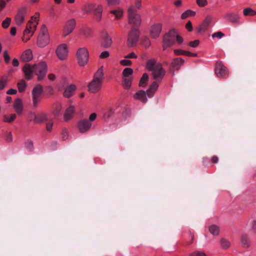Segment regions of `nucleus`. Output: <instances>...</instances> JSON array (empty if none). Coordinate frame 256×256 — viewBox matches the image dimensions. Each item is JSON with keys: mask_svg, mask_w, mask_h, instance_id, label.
I'll list each match as a JSON object with an SVG mask.
<instances>
[{"mask_svg": "<svg viewBox=\"0 0 256 256\" xmlns=\"http://www.w3.org/2000/svg\"><path fill=\"white\" fill-rule=\"evenodd\" d=\"M134 8H136L137 9H140L142 7L141 0H136L135 5L133 6Z\"/></svg>", "mask_w": 256, "mask_h": 256, "instance_id": "nucleus-60", "label": "nucleus"}, {"mask_svg": "<svg viewBox=\"0 0 256 256\" xmlns=\"http://www.w3.org/2000/svg\"><path fill=\"white\" fill-rule=\"evenodd\" d=\"M186 28L188 32H192V25L190 21H188L187 22L186 25Z\"/></svg>", "mask_w": 256, "mask_h": 256, "instance_id": "nucleus-55", "label": "nucleus"}, {"mask_svg": "<svg viewBox=\"0 0 256 256\" xmlns=\"http://www.w3.org/2000/svg\"><path fill=\"white\" fill-rule=\"evenodd\" d=\"M112 42V40L111 38L108 36V34L106 32L104 34L102 41V46L105 48H107L110 46Z\"/></svg>", "mask_w": 256, "mask_h": 256, "instance_id": "nucleus-27", "label": "nucleus"}, {"mask_svg": "<svg viewBox=\"0 0 256 256\" xmlns=\"http://www.w3.org/2000/svg\"><path fill=\"white\" fill-rule=\"evenodd\" d=\"M110 13L114 16L116 20H118L122 17L124 10L122 8H118L116 9L112 10Z\"/></svg>", "mask_w": 256, "mask_h": 256, "instance_id": "nucleus-30", "label": "nucleus"}, {"mask_svg": "<svg viewBox=\"0 0 256 256\" xmlns=\"http://www.w3.org/2000/svg\"><path fill=\"white\" fill-rule=\"evenodd\" d=\"M18 91L20 92H24L26 88V83L25 81L23 80H21L18 84Z\"/></svg>", "mask_w": 256, "mask_h": 256, "instance_id": "nucleus-40", "label": "nucleus"}, {"mask_svg": "<svg viewBox=\"0 0 256 256\" xmlns=\"http://www.w3.org/2000/svg\"><path fill=\"white\" fill-rule=\"evenodd\" d=\"M251 229L253 232L256 234V220L252 222Z\"/></svg>", "mask_w": 256, "mask_h": 256, "instance_id": "nucleus-56", "label": "nucleus"}, {"mask_svg": "<svg viewBox=\"0 0 256 256\" xmlns=\"http://www.w3.org/2000/svg\"><path fill=\"white\" fill-rule=\"evenodd\" d=\"M196 14V12L192 10H187L183 12L181 15V18L182 19H186L188 16H194Z\"/></svg>", "mask_w": 256, "mask_h": 256, "instance_id": "nucleus-36", "label": "nucleus"}, {"mask_svg": "<svg viewBox=\"0 0 256 256\" xmlns=\"http://www.w3.org/2000/svg\"><path fill=\"white\" fill-rule=\"evenodd\" d=\"M215 74L220 78H224L228 76V71L222 62L218 61L215 65Z\"/></svg>", "mask_w": 256, "mask_h": 256, "instance_id": "nucleus-8", "label": "nucleus"}, {"mask_svg": "<svg viewBox=\"0 0 256 256\" xmlns=\"http://www.w3.org/2000/svg\"><path fill=\"white\" fill-rule=\"evenodd\" d=\"M148 80V74L146 73H144L143 74L142 77L141 78L140 82H139V86L141 87H144L146 86L147 82Z\"/></svg>", "mask_w": 256, "mask_h": 256, "instance_id": "nucleus-32", "label": "nucleus"}, {"mask_svg": "<svg viewBox=\"0 0 256 256\" xmlns=\"http://www.w3.org/2000/svg\"><path fill=\"white\" fill-rule=\"evenodd\" d=\"M196 3L200 7H204L208 4L207 0H196Z\"/></svg>", "mask_w": 256, "mask_h": 256, "instance_id": "nucleus-48", "label": "nucleus"}, {"mask_svg": "<svg viewBox=\"0 0 256 256\" xmlns=\"http://www.w3.org/2000/svg\"><path fill=\"white\" fill-rule=\"evenodd\" d=\"M56 54L60 60H64L68 58V46L65 44L58 46L56 51Z\"/></svg>", "mask_w": 256, "mask_h": 256, "instance_id": "nucleus-11", "label": "nucleus"}, {"mask_svg": "<svg viewBox=\"0 0 256 256\" xmlns=\"http://www.w3.org/2000/svg\"><path fill=\"white\" fill-rule=\"evenodd\" d=\"M138 56L134 52H132L124 56L125 58H136Z\"/></svg>", "mask_w": 256, "mask_h": 256, "instance_id": "nucleus-53", "label": "nucleus"}, {"mask_svg": "<svg viewBox=\"0 0 256 256\" xmlns=\"http://www.w3.org/2000/svg\"><path fill=\"white\" fill-rule=\"evenodd\" d=\"M25 147L30 151H32L33 148V142L31 140H28L24 144Z\"/></svg>", "mask_w": 256, "mask_h": 256, "instance_id": "nucleus-46", "label": "nucleus"}, {"mask_svg": "<svg viewBox=\"0 0 256 256\" xmlns=\"http://www.w3.org/2000/svg\"><path fill=\"white\" fill-rule=\"evenodd\" d=\"M109 56H110L109 52L107 50H105V51L102 52L100 54V58L101 59H104V58H108Z\"/></svg>", "mask_w": 256, "mask_h": 256, "instance_id": "nucleus-50", "label": "nucleus"}, {"mask_svg": "<svg viewBox=\"0 0 256 256\" xmlns=\"http://www.w3.org/2000/svg\"><path fill=\"white\" fill-rule=\"evenodd\" d=\"M96 116L97 115L96 113L92 114L89 116V121L90 122L94 121L96 119Z\"/></svg>", "mask_w": 256, "mask_h": 256, "instance_id": "nucleus-62", "label": "nucleus"}, {"mask_svg": "<svg viewBox=\"0 0 256 256\" xmlns=\"http://www.w3.org/2000/svg\"><path fill=\"white\" fill-rule=\"evenodd\" d=\"M22 72L24 74L26 79L30 80L32 78L33 73H35V64L30 66L28 64H25L22 68Z\"/></svg>", "mask_w": 256, "mask_h": 256, "instance_id": "nucleus-19", "label": "nucleus"}, {"mask_svg": "<svg viewBox=\"0 0 256 256\" xmlns=\"http://www.w3.org/2000/svg\"><path fill=\"white\" fill-rule=\"evenodd\" d=\"M75 112V108L74 106H70L65 111L64 115V119L65 121L70 120L74 116Z\"/></svg>", "mask_w": 256, "mask_h": 256, "instance_id": "nucleus-21", "label": "nucleus"}, {"mask_svg": "<svg viewBox=\"0 0 256 256\" xmlns=\"http://www.w3.org/2000/svg\"><path fill=\"white\" fill-rule=\"evenodd\" d=\"M62 110V108H61V106H57L56 109L54 110V114L55 115V116H57V115H58L60 110Z\"/></svg>", "mask_w": 256, "mask_h": 256, "instance_id": "nucleus-61", "label": "nucleus"}, {"mask_svg": "<svg viewBox=\"0 0 256 256\" xmlns=\"http://www.w3.org/2000/svg\"><path fill=\"white\" fill-rule=\"evenodd\" d=\"M120 64L123 66H130L132 64V62L131 60H120Z\"/></svg>", "mask_w": 256, "mask_h": 256, "instance_id": "nucleus-49", "label": "nucleus"}, {"mask_svg": "<svg viewBox=\"0 0 256 256\" xmlns=\"http://www.w3.org/2000/svg\"><path fill=\"white\" fill-rule=\"evenodd\" d=\"M190 256H208L204 252L201 250H196L190 254Z\"/></svg>", "mask_w": 256, "mask_h": 256, "instance_id": "nucleus-43", "label": "nucleus"}, {"mask_svg": "<svg viewBox=\"0 0 256 256\" xmlns=\"http://www.w3.org/2000/svg\"><path fill=\"white\" fill-rule=\"evenodd\" d=\"M6 140L8 142H11L12 140V136L11 132H8L6 138Z\"/></svg>", "mask_w": 256, "mask_h": 256, "instance_id": "nucleus-59", "label": "nucleus"}, {"mask_svg": "<svg viewBox=\"0 0 256 256\" xmlns=\"http://www.w3.org/2000/svg\"><path fill=\"white\" fill-rule=\"evenodd\" d=\"M220 246L223 249H227L230 246V241L226 238H222L220 240Z\"/></svg>", "mask_w": 256, "mask_h": 256, "instance_id": "nucleus-34", "label": "nucleus"}, {"mask_svg": "<svg viewBox=\"0 0 256 256\" xmlns=\"http://www.w3.org/2000/svg\"><path fill=\"white\" fill-rule=\"evenodd\" d=\"M133 74V70L132 68H125L122 72V76L124 78H130V76Z\"/></svg>", "mask_w": 256, "mask_h": 256, "instance_id": "nucleus-39", "label": "nucleus"}, {"mask_svg": "<svg viewBox=\"0 0 256 256\" xmlns=\"http://www.w3.org/2000/svg\"><path fill=\"white\" fill-rule=\"evenodd\" d=\"M6 6V2L4 0H0V12L5 8Z\"/></svg>", "mask_w": 256, "mask_h": 256, "instance_id": "nucleus-63", "label": "nucleus"}, {"mask_svg": "<svg viewBox=\"0 0 256 256\" xmlns=\"http://www.w3.org/2000/svg\"><path fill=\"white\" fill-rule=\"evenodd\" d=\"M184 60L181 58H178L172 60L171 66L174 70H178L184 64Z\"/></svg>", "mask_w": 256, "mask_h": 256, "instance_id": "nucleus-20", "label": "nucleus"}, {"mask_svg": "<svg viewBox=\"0 0 256 256\" xmlns=\"http://www.w3.org/2000/svg\"><path fill=\"white\" fill-rule=\"evenodd\" d=\"M92 126V124L86 119L80 120L78 124V128L81 133H85L88 131Z\"/></svg>", "mask_w": 256, "mask_h": 256, "instance_id": "nucleus-17", "label": "nucleus"}, {"mask_svg": "<svg viewBox=\"0 0 256 256\" xmlns=\"http://www.w3.org/2000/svg\"><path fill=\"white\" fill-rule=\"evenodd\" d=\"M104 74L102 66L98 69L94 74V78L88 86V90L92 93L98 92L102 88Z\"/></svg>", "mask_w": 256, "mask_h": 256, "instance_id": "nucleus-2", "label": "nucleus"}, {"mask_svg": "<svg viewBox=\"0 0 256 256\" xmlns=\"http://www.w3.org/2000/svg\"><path fill=\"white\" fill-rule=\"evenodd\" d=\"M76 26V22L74 18H71L68 20L64 27L62 36L66 38L74 30Z\"/></svg>", "mask_w": 256, "mask_h": 256, "instance_id": "nucleus-12", "label": "nucleus"}, {"mask_svg": "<svg viewBox=\"0 0 256 256\" xmlns=\"http://www.w3.org/2000/svg\"><path fill=\"white\" fill-rule=\"evenodd\" d=\"M159 63H156L155 59H150L147 61L146 67L148 70L152 72L154 70Z\"/></svg>", "mask_w": 256, "mask_h": 256, "instance_id": "nucleus-29", "label": "nucleus"}, {"mask_svg": "<svg viewBox=\"0 0 256 256\" xmlns=\"http://www.w3.org/2000/svg\"><path fill=\"white\" fill-rule=\"evenodd\" d=\"M183 38L180 36H179L177 32L175 42H176L178 44H182L183 42Z\"/></svg>", "mask_w": 256, "mask_h": 256, "instance_id": "nucleus-57", "label": "nucleus"}, {"mask_svg": "<svg viewBox=\"0 0 256 256\" xmlns=\"http://www.w3.org/2000/svg\"><path fill=\"white\" fill-rule=\"evenodd\" d=\"M140 32L138 28H132L130 32L128 38V44L133 47L136 46L139 38Z\"/></svg>", "mask_w": 256, "mask_h": 256, "instance_id": "nucleus-10", "label": "nucleus"}, {"mask_svg": "<svg viewBox=\"0 0 256 256\" xmlns=\"http://www.w3.org/2000/svg\"><path fill=\"white\" fill-rule=\"evenodd\" d=\"M210 232L214 236H218L220 233V230L218 226L212 225L209 227Z\"/></svg>", "mask_w": 256, "mask_h": 256, "instance_id": "nucleus-37", "label": "nucleus"}, {"mask_svg": "<svg viewBox=\"0 0 256 256\" xmlns=\"http://www.w3.org/2000/svg\"><path fill=\"white\" fill-rule=\"evenodd\" d=\"M243 14L245 16H254L256 15V11L248 8L244 10Z\"/></svg>", "mask_w": 256, "mask_h": 256, "instance_id": "nucleus-35", "label": "nucleus"}, {"mask_svg": "<svg viewBox=\"0 0 256 256\" xmlns=\"http://www.w3.org/2000/svg\"><path fill=\"white\" fill-rule=\"evenodd\" d=\"M108 5L116 6L120 4V0H106Z\"/></svg>", "mask_w": 256, "mask_h": 256, "instance_id": "nucleus-47", "label": "nucleus"}, {"mask_svg": "<svg viewBox=\"0 0 256 256\" xmlns=\"http://www.w3.org/2000/svg\"><path fill=\"white\" fill-rule=\"evenodd\" d=\"M176 33L177 32L175 30L172 29L164 35L163 38L164 50H166L168 48L174 44L176 36Z\"/></svg>", "mask_w": 256, "mask_h": 256, "instance_id": "nucleus-7", "label": "nucleus"}, {"mask_svg": "<svg viewBox=\"0 0 256 256\" xmlns=\"http://www.w3.org/2000/svg\"><path fill=\"white\" fill-rule=\"evenodd\" d=\"M8 78L6 77L0 78V90L4 89L7 83Z\"/></svg>", "mask_w": 256, "mask_h": 256, "instance_id": "nucleus-42", "label": "nucleus"}, {"mask_svg": "<svg viewBox=\"0 0 256 256\" xmlns=\"http://www.w3.org/2000/svg\"><path fill=\"white\" fill-rule=\"evenodd\" d=\"M48 120V115L46 114H40L35 116L34 120L36 123L43 122Z\"/></svg>", "mask_w": 256, "mask_h": 256, "instance_id": "nucleus-31", "label": "nucleus"}, {"mask_svg": "<svg viewBox=\"0 0 256 256\" xmlns=\"http://www.w3.org/2000/svg\"><path fill=\"white\" fill-rule=\"evenodd\" d=\"M49 42V36H38L37 44L40 47L46 46Z\"/></svg>", "mask_w": 256, "mask_h": 256, "instance_id": "nucleus-24", "label": "nucleus"}, {"mask_svg": "<svg viewBox=\"0 0 256 256\" xmlns=\"http://www.w3.org/2000/svg\"><path fill=\"white\" fill-rule=\"evenodd\" d=\"M16 116L15 114H11L10 116H5L4 118V121L6 122L10 123L15 120Z\"/></svg>", "mask_w": 256, "mask_h": 256, "instance_id": "nucleus-41", "label": "nucleus"}, {"mask_svg": "<svg viewBox=\"0 0 256 256\" xmlns=\"http://www.w3.org/2000/svg\"><path fill=\"white\" fill-rule=\"evenodd\" d=\"M162 24L156 23L151 26L150 35L152 38H158L162 30Z\"/></svg>", "mask_w": 256, "mask_h": 256, "instance_id": "nucleus-16", "label": "nucleus"}, {"mask_svg": "<svg viewBox=\"0 0 256 256\" xmlns=\"http://www.w3.org/2000/svg\"><path fill=\"white\" fill-rule=\"evenodd\" d=\"M199 44L200 41L198 40H195L190 42L189 45L192 48H196L198 46Z\"/></svg>", "mask_w": 256, "mask_h": 256, "instance_id": "nucleus-54", "label": "nucleus"}, {"mask_svg": "<svg viewBox=\"0 0 256 256\" xmlns=\"http://www.w3.org/2000/svg\"><path fill=\"white\" fill-rule=\"evenodd\" d=\"M11 18H6L2 22V26L4 28H8L11 22Z\"/></svg>", "mask_w": 256, "mask_h": 256, "instance_id": "nucleus-44", "label": "nucleus"}, {"mask_svg": "<svg viewBox=\"0 0 256 256\" xmlns=\"http://www.w3.org/2000/svg\"><path fill=\"white\" fill-rule=\"evenodd\" d=\"M152 72L154 79L159 82L162 80L166 73L160 64H158L156 68Z\"/></svg>", "mask_w": 256, "mask_h": 256, "instance_id": "nucleus-14", "label": "nucleus"}, {"mask_svg": "<svg viewBox=\"0 0 256 256\" xmlns=\"http://www.w3.org/2000/svg\"><path fill=\"white\" fill-rule=\"evenodd\" d=\"M33 58L32 52L30 50H26L21 56V59L22 61L28 62L30 61Z\"/></svg>", "mask_w": 256, "mask_h": 256, "instance_id": "nucleus-26", "label": "nucleus"}, {"mask_svg": "<svg viewBox=\"0 0 256 256\" xmlns=\"http://www.w3.org/2000/svg\"><path fill=\"white\" fill-rule=\"evenodd\" d=\"M47 72L46 64L42 62L35 64V74L38 76V80H42Z\"/></svg>", "mask_w": 256, "mask_h": 256, "instance_id": "nucleus-9", "label": "nucleus"}, {"mask_svg": "<svg viewBox=\"0 0 256 256\" xmlns=\"http://www.w3.org/2000/svg\"><path fill=\"white\" fill-rule=\"evenodd\" d=\"M76 56L78 64L80 66H84L88 64L89 52L86 48H79L76 52Z\"/></svg>", "mask_w": 256, "mask_h": 256, "instance_id": "nucleus-6", "label": "nucleus"}, {"mask_svg": "<svg viewBox=\"0 0 256 256\" xmlns=\"http://www.w3.org/2000/svg\"><path fill=\"white\" fill-rule=\"evenodd\" d=\"M158 87V83L156 82H154L146 92L142 90H138L134 94V97L136 100H139L142 103H146L148 100L146 97L152 98Z\"/></svg>", "mask_w": 256, "mask_h": 256, "instance_id": "nucleus-3", "label": "nucleus"}, {"mask_svg": "<svg viewBox=\"0 0 256 256\" xmlns=\"http://www.w3.org/2000/svg\"><path fill=\"white\" fill-rule=\"evenodd\" d=\"M225 18L231 22L238 23L240 16L238 13H230L226 14Z\"/></svg>", "mask_w": 256, "mask_h": 256, "instance_id": "nucleus-23", "label": "nucleus"}, {"mask_svg": "<svg viewBox=\"0 0 256 256\" xmlns=\"http://www.w3.org/2000/svg\"><path fill=\"white\" fill-rule=\"evenodd\" d=\"M124 87L125 89L129 88L132 85V78H124Z\"/></svg>", "mask_w": 256, "mask_h": 256, "instance_id": "nucleus-38", "label": "nucleus"}, {"mask_svg": "<svg viewBox=\"0 0 256 256\" xmlns=\"http://www.w3.org/2000/svg\"><path fill=\"white\" fill-rule=\"evenodd\" d=\"M92 30L90 28H82L80 32V34L86 37H90L92 35Z\"/></svg>", "mask_w": 256, "mask_h": 256, "instance_id": "nucleus-33", "label": "nucleus"}, {"mask_svg": "<svg viewBox=\"0 0 256 256\" xmlns=\"http://www.w3.org/2000/svg\"><path fill=\"white\" fill-rule=\"evenodd\" d=\"M17 92V90L16 89L10 88L6 92L8 94H14Z\"/></svg>", "mask_w": 256, "mask_h": 256, "instance_id": "nucleus-64", "label": "nucleus"}, {"mask_svg": "<svg viewBox=\"0 0 256 256\" xmlns=\"http://www.w3.org/2000/svg\"><path fill=\"white\" fill-rule=\"evenodd\" d=\"M224 36V34L222 32H215V33H214V34H212V37L213 38H221Z\"/></svg>", "mask_w": 256, "mask_h": 256, "instance_id": "nucleus-51", "label": "nucleus"}, {"mask_svg": "<svg viewBox=\"0 0 256 256\" xmlns=\"http://www.w3.org/2000/svg\"><path fill=\"white\" fill-rule=\"evenodd\" d=\"M76 86L74 84H70L68 86L64 92V96L66 98L70 97L75 92Z\"/></svg>", "mask_w": 256, "mask_h": 256, "instance_id": "nucleus-25", "label": "nucleus"}, {"mask_svg": "<svg viewBox=\"0 0 256 256\" xmlns=\"http://www.w3.org/2000/svg\"><path fill=\"white\" fill-rule=\"evenodd\" d=\"M14 108L18 114H21L23 111V104L20 98L16 100L14 104Z\"/></svg>", "mask_w": 256, "mask_h": 256, "instance_id": "nucleus-22", "label": "nucleus"}, {"mask_svg": "<svg viewBox=\"0 0 256 256\" xmlns=\"http://www.w3.org/2000/svg\"><path fill=\"white\" fill-rule=\"evenodd\" d=\"M43 92V88L40 84H38L33 88L32 91V106L34 108L38 107L42 100Z\"/></svg>", "mask_w": 256, "mask_h": 256, "instance_id": "nucleus-5", "label": "nucleus"}, {"mask_svg": "<svg viewBox=\"0 0 256 256\" xmlns=\"http://www.w3.org/2000/svg\"><path fill=\"white\" fill-rule=\"evenodd\" d=\"M128 24L131 25L133 28L139 27L142 22L140 16L136 13V11L134 10V6H130L128 9Z\"/></svg>", "mask_w": 256, "mask_h": 256, "instance_id": "nucleus-4", "label": "nucleus"}, {"mask_svg": "<svg viewBox=\"0 0 256 256\" xmlns=\"http://www.w3.org/2000/svg\"><path fill=\"white\" fill-rule=\"evenodd\" d=\"M241 243L242 246L244 248H248L250 246V240L247 234H242L241 236Z\"/></svg>", "mask_w": 256, "mask_h": 256, "instance_id": "nucleus-28", "label": "nucleus"}, {"mask_svg": "<svg viewBox=\"0 0 256 256\" xmlns=\"http://www.w3.org/2000/svg\"><path fill=\"white\" fill-rule=\"evenodd\" d=\"M27 12L28 8L26 7H22L18 10L14 17V21L17 25L20 26L24 22Z\"/></svg>", "mask_w": 256, "mask_h": 256, "instance_id": "nucleus-13", "label": "nucleus"}, {"mask_svg": "<svg viewBox=\"0 0 256 256\" xmlns=\"http://www.w3.org/2000/svg\"><path fill=\"white\" fill-rule=\"evenodd\" d=\"M212 18L210 16H208L206 17L203 22L196 28L198 32H203L206 31L210 24L212 21Z\"/></svg>", "mask_w": 256, "mask_h": 256, "instance_id": "nucleus-18", "label": "nucleus"}, {"mask_svg": "<svg viewBox=\"0 0 256 256\" xmlns=\"http://www.w3.org/2000/svg\"><path fill=\"white\" fill-rule=\"evenodd\" d=\"M39 36H48V30L45 25H42Z\"/></svg>", "mask_w": 256, "mask_h": 256, "instance_id": "nucleus-45", "label": "nucleus"}, {"mask_svg": "<svg viewBox=\"0 0 256 256\" xmlns=\"http://www.w3.org/2000/svg\"><path fill=\"white\" fill-rule=\"evenodd\" d=\"M4 61L6 63L9 62L10 60V56L8 54V50H6L4 52Z\"/></svg>", "mask_w": 256, "mask_h": 256, "instance_id": "nucleus-52", "label": "nucleus"}, {"mask_svg": "<svg viewBox=\"0 0 256 256\" xmlns=\"http://www.w3.org/2000/svg\"><path fill=\"white\" fill-rule=\"evenodd\" d=\"M174 52L176 55L184 56V50L180 49H176L174 50Z\"/></svg>", "mask_w": 256, "mask_h": 256, "instance_id": "nucleus-58", "label": "nucleus"}, {"mask_svg": "<svg viewBox=\"0 0 256 256\" xmlns=\"http://www.w3.org/2000/svg\"><path fill=\"white\" fill-rule=\"evenodd\" d=\"M39 16L40 14L36 13L31 17L30 20L26 24V29L23 32L22 41L24 42H27L33 36L38 24Z\"/></svg>", "mask_w": 256, "mask_h": 256, "instance_id": "nucleus-1", "label": "nucleus"}, {"mask_svg": "<svg viewBox=\"0 0 256 256\" xmlns=\"http://www.w3.org/2000/svg\"><path fill=\"white\" fill-rule=\"evenodd\" d=\"M89 8L93 12L96 19L100 21L102 18V14L103 11V8L101 4H90L88 5Z\"/></svg>", "mask_w": 256, "mask_h": 256, "instance_id": "nucleus-15", "label": "nucleus"}]
</instances>
